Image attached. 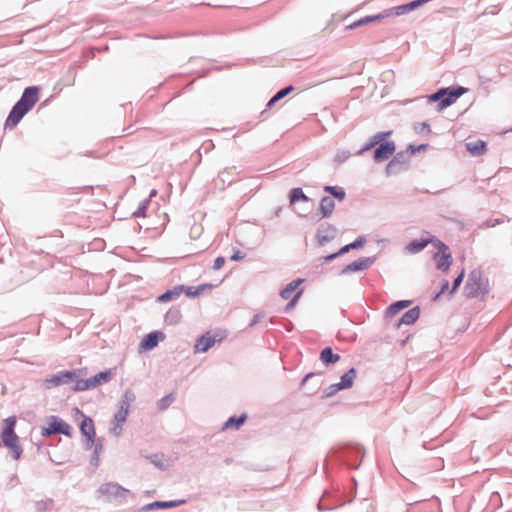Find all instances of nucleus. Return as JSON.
Returning <instances> with one entry per match:
<instances>
[{"mask_svg":"<svg viewBox=\"0 0 512 512\" xmlns=\"http://www.w3.org/2000/svg\"><path fill=\"white\" fill-rule=\"evenodd\" d=\"M82 416L83 420L80 424V430L89 441L93 442L96 436L93 420L87 416Z\"/></svg>","mask_w":512,"mask_h":512,"instance_id":"13","label":"nucleus"},{"mask_svg":"<svg viewBox=\"0 0 512 512\" xmlns=\"http://www.w3.org/2000/svg\"><path fill=\"white\" fill-rule=\"evenodd\" d=\"M390 15V13H385V14H378V15H373V16H367V17H364V18H361L360 20L350 24L349 26H347V29H354L356 27H359L361 25H365V24H368V23H371V22H375V21H379L385 17H388Z\"/></svg>","mask_w":512,"mask_h":512,"instance_id":"21","label":"nucleus"},{"mask_svg":"<svg viewBox=\"0 0 512 512\" xmlns=\"http://www.w3.org/2000/svg\"><path fill=\"white\" fill-rule=\"evenodd\" d=\"M365 240L364 238H359L357 239L356 241L348 244V245H345L343 246L338 253L336 254H332L328 257V259H333L334 257H336L337 255H340V254H344L346 252H348L350 249H355V248H359L361 247L363 244H364Z\"/></svg>","mask_w":512,"mask_h":512,"instance_id":"28","label":"nucleus"},{"mask_svg":"<svg viewBox=\"0 0 512 512\" xmlns=\"http://www.w3.org/2000/svg\"><path fill=\"white\" fill-rule=\"evenodd\" d=\"M448 287H449V282L447 280H445L442 284V287H441V290L439 291V293L436 295L435 299L439 298V296L441 294H444L447 290H448Z\"/></svg>","mask_w":512,"mask_h":512,"instance_id":"40","label":"nucleus"},{"mask_svg":"<svg viewBox=\"0 0 512 512\" xmlns=\"http://www.w3.org/2000/svg\"><path fill=\"white\" fill-rule=\"evenodd\" d=\"M225 264V258L224 257H217L214 261L213 268L215 270L221 269Z\"/></svg>","mask_w":512,"mask_h":512,"instance_id":"38","label":"nucleus"},{"mask_svg":"<svg viewBox=\"0 0 512 512\" xmlns=\"http://www.w3.org/2000/svg\"><path fill=\"white\" fill-rule=\"evenodd\" d=\"M246 421V415L240 417H230L224 424L225 429H239Z\"/></svg>","mask_w":512,"mask_h":512,"instance_id":"29","label":"nucleus"},{"mask_svg":"<svg viewBox=\"0 0 512 512\" xmlns=\"http://www.w3.org/2000/svg\"><path fill=\"white\" fill-rule=\"evenodd\" d=\"M409 303H410L409 301H399V302L392 304L387 310V315L393 316V315L397 314L404 308L408 307Z\"/></svg>","mask_w":512,"mask_h":512,"instance_id":"32","label":"nucleus"},{"mask_svg":"<svg viewBox=\"0 0 512 512\" xmlns=\"http://www.w3.org/2000/svg\"><path fill=\"white\" fill-rule=\"evenodd\" d=\"M26 113V109L21 107V105H19L18 103H16L6 119L5 127L13 129L14 127H16V125L20 122V120Z\"/></svg>","mask_w":512,"mask_h":512,"instance_id":"10","label":"nucleus"},{"mask_svg":"<svg viewBox=\"0 0 512 512\" xmlns=\"http://www.w3.org/2000/svg\"><path fill=\"white\" fill-rule=\"evenodd\" d=\"M320 359L324 364L327 365L336 363L340 359V356L338 354H334L332 349L327 347L321 351Z\"/></svg>","mask_w":512,"mask_h":512,"instance_id":"26","label":"nucleus"},{"mask_svg":"<svg viewBox=\"0 0 512 512\" xmlns=\"http://www.w3.org/2000/svg\"><path fill=\"white\" fill-rule=\"evenodd\" d=\"M186 501L185 500H176V501H156V502H153V503H150L148 504L146 507H145V510H151V509H155V508H162V509H165V508H172V507H177L179 505H182L184 504Z\"/></svg>","mask_w":512,"mask_h":512,"instance_id":"20","label":"nucleus"},{"mask_svg":"<svg viewBox=\"0 0 512 512\" xmlns=\"http://www.w3.org/2000/svg\"><path fill=\"white\" fill-rule=\"evenodd\" d=\"M99 492L108 498H125L128 490L117 483H105L100 487Z\"/></svg>","mask_w":512,"mask_h":512,"instance_id":"9","label":"nucleus"},{"mask_svg":"<svg viewBox=\"0 0 512 512\" xmlns=\"http://www.w3.org/2000/svg\"><path fill=\"white\" fill-rule=\"evenodd\" d=\"M396 150L393 142H384L374 152V159L377 162L384 161L394 154Z\"/></svg>","mask_w":512,"mask_h":512,"instance_id":"11","label":"nucleus"},{"mask_svg":"<svg viewBox=\"0 0 512 512\" xmlns=\"http://www.w3.org/2000/svg\"><path fill=\"white\" fill-rule=\"evenodd\" d=\"M38 91V88L34 86L26 88L17 103L25 108L27 112L30 111L39 99Z\"/></svg>","mask_w":512,"mask_h":512,"instance_id":"8","label":"nucleus"},{"mask_svg":"<svg viewBox=\"0 0 512 512\" xmlns=\"http://www.w3.org/2000/svg\"><path fill=\"white\" fill-rule=\"evenodd\" d=\"M220 340L221 339H218V341ZM216 341L217 339L213 335H211L210 332H207L196 341L194 345V351L196 353H204L208 349H210L216 343Z\"/></svg>","mask_w":512,"mask_h":512,"instance_id":"12","label":"nucleus"},{"mask_svg":"<svg viewBox=\"0 0 512 512\" xmlns=\"http://www.w3.org/2000/svg\"><path fill=\"white\" fill-rule=\"evenodd\" d=\"M463 278H464V271H462V272L458 275V277L455 279L454 284H453V288H452V290L450 291V294H453V293L457 290V288H458V287L460 286V284L462 283Z\"/></svg>","mask_w":512,"mask_h":512,"instance_id":"37","label":"nucleus"},{"mask_svg":"<svg viewBox=\"0 0 512 512\" xmlns=\"http://www.w3.org/2000/svg\"><path fill=\"white\" fill-rule=\"evenodd\" d=\"M56 433L71 436V426L57 416H50L46 420V426L41 428V435L48 437Z\"/></svg>","mask_w":512,"mask_h":512,"instance_id":"4","label":"nucleus"},{"mask_svg":"<svg viewBox=\"0 0 512 512\" xmlns=\"http://www.w3.org/2000/svg\"><path fill=\"white\" fill-rule=\"evenodd\" d=\"M77 378V371H62L57 375H53L44 380V386L46 389H51L63 384L72 383Z\"/></svg>","mask_w":512,"mask_h":512,"instance_id":"7","label":"nucleus"},{"mask_svg":"<svg viewBox=\"0 0 512 512\" xmlns=\"http://www.w3.org/2000/svg\"><path fill=\"white\" fill-rule=\"evenodd\" d=\"M390 133L391 132L377 133L376 135L373 136L371 143L368 144L367 146H365L363 150H368V149L372 148L373 146H375L376 144L380 143L381 141L384 140V138L386 136L390 135Z\"/></svg>","mask_w":512,"mask_h":512,"instance_id":"36","label":"nucleus"},{"mask_svg":"<svg viewBox=\"0 0 512 512\" xmlns=\"http://www.w3.org/2000/svg\"><path fill=\"white\" fill-rule=\"evenodd\" d=\"M466 148L473 156L483 155L487 151L486 142L483 140L468 142Z\"/></svg>","mask_w":512,"mask_h":512,"instance_id":"16","label":"nucleus"},{"mask_svg":"<svg viewBox=\"0 0 512 512\" xmlns=\"http://www.w3.org/2000/svg\"><path fill=\"white\" fill-rule=\"evenodd\" d=\"M159 339H164V335L161 332H152L147 334L141 342V347L145 350L153 349L157 346Z\"/></svg>","mask_w":512,"mask_h":512,"instance_id":"14","label":"nucleus"},{"mask_svg":"<svg viewBox=\"0 0 512 512\" xmlns=\"http://www.w3.org/2000/svg\"><path fill=\"white\" fill-rule=\"evenodd\" d=\"M184 286H176L171 290L166 291L164 294L158 297V301L167 302L170 300L177 299L183 292Z\"/></svg>","mask_w":512,"mask_h":512,"instance_id":"22","label":"nucleus"},{"mask_svg":"<svg viewBox=\"0 0 512 512\" xmlns=\"http://www.w3.org/2000/svg\"><path fill=\"white\" fill-rule=\"evenodd\" d=\"M434 246L438 250L433 256L436 267L439 270L447 271L452 263V256L449 251V248L444 243L438 240L434 242Z\"/></svg>","mask_w":512,"mask_h":512,"instance_id":"5","label":"nucleus"},{"mask_svg":"<svg viewBox=\"0 0 512 512\" xmlns=\"http://www.w3.org/2000/svg\"><path fill=\"white\" fill-rule=\"evenodd\" d=\"M324 191L330 193L335 198H337L339 201H342L345 198V191L341 187L337 186H325Z\"/></svg>","mask_w":512,"mask_h":512,"instance_id":"31","label":"nucleus"},{"mask_svg":"<svg viewBox=\"0 0 512 512\" xmlns=\"http://www.w3.org/2000/svg\"><path fill=\"white\" fill-rule=\"evenodd\" d=\"M244 254L240 250H236L235 253L230 257L232 261L242 260L244 258Z\"/></svg>","mask_w":512,"mask_h":512,"instance_id":"39","label":"nucleus"},{"mask_svg":"<svg viewBox=\"0 0 512 512\" xmlns=\"http://www.w3.org/2000/svg\"><path fill=\"white\" fill-rule=\"evenodd\" d=\"M335 208V202L331 197H323L320 201L319 210L323 218L332 215Z\"/></svg>","mask_w":512,"mask_h":512,"instance_id":"17","label":"nucleus"},{"mask_svg":"<svg viewBox=\"0 0 512 512\" xmlns=\"http://www.w3.org/2000/svg\"><path fill=\"white\" fill-rule=\"evenodd\" d=\"M112 376L113 372L111 370L96 374L95 376L89 378L91 388L93 389L96 388L97 386L109 382Z\"/></svg>","mask_w":512,"mask_h":512,"instance_id":"15","label":"nucleus"},{"mask_svg":"<svg viewBox=\"0 0 512 512\" xmlns=\"http://www.w3.org/2000/svg\"><path fill=\"white\" fill-rule=\"evenodd\" d=\"M467 92L464 87H453L443 88L436 93L429 96L430 102L439 101L438 109L443 110L444 108L452 105L459 97Z\"/></svg>","mask_w":512,"mask_h":512,"instance_id":"2","label":"nucleus"},{"mask_svg":"<svg viewBox=\"0 0 512 512\" xmlns=\"http://www.w3.org/2000/svg\"><path fill=\"white\" fill-rule=\"evenodd\" d=\"M424 128L429 130V126L426 123L421 124V129H424Z\"/></svg>","mask_w":512,"mask_h":512,"instance_id":"42","label":"nucleus"},{"mask_svg":"<svg viewBox=\"0 0 512 512\" xmlns=\"http://www.w3.org/2000/svg\"><path fill=\"white\" fill-rule=\"evenodd\" d=\"M16 417L11 416L3 420L1 439L3 444L9 449L12 457L18 460L22 454V448L18 435L15 433Z\"/></svg>","mask_w":512,"mask_h":512,"instance_id":"1","label":"nucleus"},{"mask_svg":"<svg viewBox=\"0 0 512 512\" xmlns=\"http://www.w3.org/2000/svg\"><path fill=\"white\" fill-rule=\"evenodd\" d=\"M432 242L433 241L429 239L414 240L407 245L406 249L409 253H418L421 250H423L429 243Z\"/></svg>","mask_w":512,"mask_h":512,"instance_id":"24","label":"nucleus"},{"mask_svg":"<svg viewBox=\"0 0 512 512\" xmlns=\"http://www.w3.org/2000/svg\"><path fill=\"white\" fill-rule=\"evenodd\" d=\"M72 383H74L72 390L75 392L86 391V390L92 389L89 379H81L78 374H77V378L74 379L72 381Z\"/></svg>","mask_w":512,"mask_h":512,"instance_id":"27","label":"nucleus"},{"mask_svg":"<svg viewBox=\"0 0 512 512\" xmlns=\"http://www.w3.org/2000/svg\"><path fill=\"white\" fill-rule=\"evenodd\" d=\"M302 282V279H296L287 284L286 287L281 290L280 296L284 300H290V303L287 305V309H292L301 297L303 289H300L299 286Z\"/></svg>","mask_w":512,"mask_h":512,"instance_id":"6","label":"nucleus"},{"mask_svg":"<svg viewBox=\"0 0 512 512\" xmlns=\"http://www.w3.org/2000/svg\"><path fill=\"white\" fill-rule=\"evenodd\" d=\"M371 264H372V260L370 258H362V259H358V260L350 263L349 265H347L345 270L351 271V272L361 271V270H365L368 267H370Z\"/></svg>","mask_w":512,"mask_h":512,"instance_id":"19","label":"nucleus"},{"mask_svg":"<svg viewBox=\"0 0 512 512\" xmlns=\"http://www.w3.org/2000/svg\"><path fill=\"white\" fill-rule=\"evenodd\" d=\"M356 376V371L354 368H351L347 373H345L341 377L340 383L337 385L338 389H346L350 388L353 385L354 379Z\"/></svg>","mask_w":512,"mask_h":512,"instance_id":"23","label":"nucleus"},{"mask_svg":"<svg viewBox=\"0 0 512 512\" xmlns=\"http://www.w3.org/2000/svg\"><path fill=\"white\" fill-rule=\"evenodd\" d=\"M419 309L412 308L408 310L400 320L395 324L396 327H399L401 324L411 325L419 318Z\"/></svg>","mask_w":512,"mask_h":512,"instance_id":"18","label":"nucleus"},{"mask_svg":"<svg viewBox=\"0 0 512 512\" xmlns=\"http://www.w3.org/2000/svg\"><path fill=\"white\" fill-rule=\"evenodd\" d=\"M309 198L305 195L301 188H294L290 194V203L294 204L297 201L307 202Z\"/></svg>","mask_w":512,"mask_h":512,"instance_id":"30","label":"nucleus"},{"mask_svg":"<svg viewBox=\"0 0 512 512\" xmlns=\"http://www.w3.org/2000/svg\"><path fill=\"white\" fill-rule=\"evenodd\" d=\"M427 145L425 144H422V145H419V146H413L411 145L409 148L410 150L412 151V153H415V152H419L421 150H424L426 149Z\"/></svg>","mask_w":512,"mask_h":512,"instance_id":"41","label":"nucleus"},{"mask_svg":"<svg viewBox=\"0 0 512 512\" xmlns=\"http://www.w3.org/2000/svg\"><path fill=\"white\" fill-rule=\"evenodd\" d=\"M128 413H129V405L127 403H123L121 405L120 409L115 414V420L120 424L125 422L127 419Z\"/></svg>","mask_w":512,"mask_h":512,"instance_id":"33","label":"nucleus"},{"mask_svg":"<svg viewBox=\"0 0 512 512\" xmlns=\"http://www.w3.org/2000/svg\"><path fill=\"white\" fill-rule=\"evenodd\" d=\"M175 400V396L174 394H168L166 395L165 397H163L162 399L159 400L158 402V408L160 410H165L167 409L171 403H173V401Z\"/></svg>","mask_w":512,"mask_h":512,"instance_id":"35","label":"nucleus"},{"mask_svg":"<svg viewBox=\"0 0 512 512\" xmlns=\"http://www.w3.org/2000/svg\"><path fill=\"white\" fill-rule=\"evenodd\" d=\"M294 88L292 86H288L280 91H278L268 102V106H272L276 101L282 99L286 95H288L290 92H292Z\"/></svg>","mask_w":512,"mask_h":512,"instance_id":"34","label":"nucleus"},{"mask_svg":"<svg viewBox=\"0 0 512 512\" xmlns=\"http://www.w3.org/2000/svg\"><path fill=\"white\" fill-rule=\"evenodd\" d=\"M487 291V281L483 278L482 273L478 270L470 272L465 285L466 295L470 298H475L487 293Z\"/></svg>","mask_w":512,"mask_h":512,"instance_id":"3","label":"nucleus"},{"mask_svg":"<svg viewBox=\"0 0 512 512\" xmlns=\"http://www.w3.org/2000/svg\"><path fill=\"white\" fill-rule=\"evenodd\" d=\"M212 288H213L212 284H202V285H199L198 287H192V286H189L186 288L184 287L183 291L185 292V294L188 297H196L199 294H201L202 292H204L206 290H210Z\"/></svg>","mask_w":512,"mask_h":512,"instance_id":"25","label":"nucleus"}]
</instances>
